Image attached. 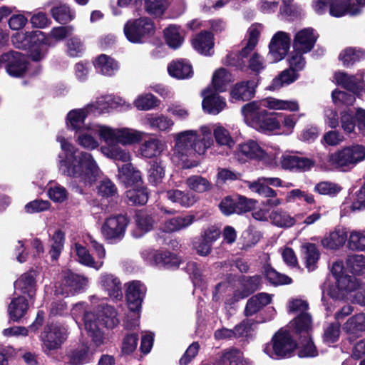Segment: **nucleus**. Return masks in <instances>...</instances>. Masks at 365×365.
<instances>
[{
	"label": "nucleus",
	"mask_w": 365,
	"mask_h": 365,
	"mask_svg": "<svg viewBox=\"0 0 365 365\" xmlns=\"http://www.w3.org/2000/svg\"><path fill=\"white\" fill-rule=\"evenodd\" d=\"M57 141L60 143L62 150L58 155L60 172L85 184L95 182L101 170L91 154L80 151L61 135L57 136Z\"/></svg>",
	"instance_id": "obj_1"
},
{
	"label": "nucleus",
	"mask_w": 365,
	"mask_h": 365,
	"mask_svg": "<svg viewBox=\"0 0 365 365\" xmlns=\"http://www.w3.org/2000/svg\"><path fill=\"white\" fill-rule=\"evenodd\" d=\"M175 145L173 148L172 161L183 168L194 165L188 164V158L196 154L203 155L214 143L211 128L202 125L199 132L196 130H186L173 135Z\"/></svg>",
	"instance_id": "obj_2"
},
{
	"label": "nucleus",
	"mask_w": 365,
	"mask_h": 365,
	"mask_svg": "<svg viewBox=\"0 0 365 365\" xmlns=\"http://www.w3.org/2000/svg\"><path fill=\"white\" fill-rule=\"evenodd\" d=\"M92 130L97 132L106 144H120L123 146L139 143L144 133L128 127L112 128L106 125H96Z\"/></svg>",
	"instance_id": "obj_3"
},
{
	"label": "nucleus",
	"mask_w": 365,
	"mask_h": 365,
	"mask_svg": "<svg viewBox=\"0 0 365 365\" xmlns=\"http://www.w3.org/2000/svg\"><path fill=\"white\" fill-rule=\"evenodd\" d=\"M365 160V146L353 144L331 153L329 162L334 168L346 171Z\"/></svg>",
	"instance_id": "obj_4"
},
{
	"label": "nucleus",
	"mask_w": 365,
	"mask_h": 365,
	"mask_svg": "<svg viewBox=\"0 0 365 365\" xmlns=\"http://www.w3.org/2000/svg\"><path fill=\"white\" fill-rule=\"evenodd\" d=\"M296 347L297 344L289 331L280 329L273 336L271 343L264 346L263 351L270 358L279 359L290 357Z\"/></svg>",
	"instance_id": "obj_5"
},
{
	"label": "nucleus",
	"mask_w": 365,
	"mask_h": 365,
	"mask_svg": "<svg viewBox=\"0 0 365 365\" xmlns=\"http://www.w3.org/2000/svg\"><path fill=\"white\" fill-rule=\"evenodd\" d=\"M123 31L130 42L141 43L154 34L155 26L150 19L142 17L128 21L124 26Z\"/></svg>",
	"instance_id": "obj_6"
},
{
	"label": "nucleus",
	"mask_w": 365,
	"mask_h": 365,
	"mask_svg": "<svg viewBox=\"0 0 365 365\" xmlns=\"http://www.w3.org/2000/svg\"><path fill=\"white\" fill-rule=\"evenodd\" d=\"M71 314L77 323L78 319L82 317L85 329L92 337L97 346L103 343V334L99 331L98 323L96 320V314L86 309V303L78 302L71 309Z\"/></svg>",
	"instance_id": "obj_7"
},
{
	"label": "nucleus",
	"mask_w": 365,
	"mask_h": 365,
	"mask_svg": "<svg viewBox=\"0 0 365 365\" xmlns=\"http://www.w3.org/2000/svg\"><path fill=\"white\" fill-rule=\"evenodd\" d=\"M68 336L67 328L59 323L47 324L41 335L43 351L48 355L60 349Z\"/></svg>",
	"instance_id": "obj_8"
},
{
	"label": "nucleus",
	"mask_w": 365,
	"mask_h": 365,
	"mask_svg": "<svg viewBox=\"0 0 365 365\" xmlns=\"http://www.w3.org/2000/svg\"><path fill=\"white\" fill-rule=\"evenodd\" d=\"M88 283L87 277L68 272L64 274L62 281L56 285L55 293L65 297L73 295L77 291L86 287Z\"/></svg>",
	"instance_id": "obj_9"
},
{
	"label": "nucleus",
	"mask_w": 365,
	"mask_h": 365,
	"mask_svg": "<svg viewBox=\"0 0 365 365\" xmlns=\"http://www.w3.org/2000/svg\"><path fill=\"white\" fill-rule=\"evenodd\" d=\"M128 223V219L123 215L108 217L102 226V235L106 240H120L124 236Z\"/></svg>",
	"instance_id": "obj_10"
},
{
	"label": "nucleus",
	"mask_w": 365,
	"mask_h": 365,
	"mask_svg": "<svg viewBox=\"0 0 365 365\" xmlns=\"http://www.w3.org/2000/svg\"><path fill=\"white\" fill-rule=\"evenodd\" d=\"M256 200L243 196L226 197L219 204L220 211L225 215L242 214L250 211L254 207Z\"/></svg>",
	"instance_id": "obj_11"
},
{
	"label": "nucleus",
	"mask_w": 365,
	"mask_h": 365,
	"mask_svg": "<svg viewBox=\"0 0 365 365\" xmlns=\"http://www.w3.org/2000/svg\"><path fill=\"white\" fill-rule=\"evenodd\" d=\"M290 36L284 31L277 32L269 45L267 58L270 63L282 60L287 55L290 46Z\"/></svg>",
	"instance_id": "obj_12"
},
{
	"label": "nucleus",
	"mask_w": 365,
	"mask_h": 365,
	"mask_svg": "<svg viewBox=\"0 0 365 365\" xmlns=\"http://www.w3.org/2000/svg\"><path fill=\"white\" fill-rule=\"evenodd\" d=\"M244 58L240 56V53L238 54L232 53L227 56L225 63L228 66H235L240 70L248 68L255 73H260L265 68V62L263 57L257 53H253L250 55L247 65Z\"/></svg>",
	"instance_id": "obj_13"
},
{
	"label": "nucleus",
	"mask_w": 365,
	"mask_h": 365,
	"mask_svg": "<svg viewBox=\"0 0 365 365\" xmlns=\"http://www.w3.org/2000/svg\"><path fill=\"white\" fill-rule=\"evenodd\" d=\"M266 156V151L252 140L239 144L234 152L235 158L241 163L249 160H263Z\"/></svg>",
	"instance_id": "obj_14"
},
{
	"label": "nucleus",
	"mask_w": 365,
	"mask_h": 365,
	"mask_svg": "<svg viewBox=\"0 0 365 365\" xmlns=\"http://www.w3.org/2000/svg\"><path fill=\"white\" fill-rule=\"evenodd\" d=\"M6 73L14 77L23 76L28 68L26 57L20 52L11 51L2 54Z\"/></svg>",
	"instance_id": "obj_15"
},
{
	"label": "nucleus",
	"mask_w": 365,
	"mask_h": 365,
	"mask_svg": "<svg viewBox=\"0 0 365 365\" xmlns=\"http://www.w3.org/2000/svg\"><path fill=\"white\" fill-rule=\"evenodd\" d=\"M141 256L145 261L151 265L166 268L177 267L179 265L178 258L175 255L168 252H158L152 248H147L143 250Z\"/></svg>",
	"instance_id": "obj_16"
},
{
	"label": "nucleus",
	"mask_w": 365,
	"mask_h": 365,
	"mask_svg": "<svg viewBox=\"0 0 365 365\" xmlns=\"http://www.w3.org/2000/svg\"><path fill=\"white\" fill-rule=\"evenodd\" d=\"M333 81L344 88L356 94L365 92V82L362 76L348 75L345 72H336Z\"/></svg>",
	"instance_id": "obj_17"
},
{
	"label": "nucleus",
	"mask_w": 365,
	"mask_h": 365,
	"mask_svg": "<svg viewBox=\"0 0 365 365\" xmlns=\"http://www.w3.org/2000/svg\"><path fill=\"white\" fill-rule=\"evenodd\" d=\"M89 115H91V114L86 106L80 109L72 110L67 115L66 124L68 128L75 130L76 133L83 130L95 133L92 130V128L97 124H85V119Z\"/></svg>",
	"instance_id": "obj_18"
},
{
	"label": "nucleus",
	"mask_w": 365,
	"mask_h": 365,
	"mask_svg": "<svg viewBox=\"0 0 365 365\" xmlns=\"http://www.w3.org/2000/svg\"><path fill=\"white\" fill-rule=\"evenodd\" d=\"M46 6H51L50 14L53 19L59 24H67L74 19L75 11L70 6L58 0L48 1Z\"/></svg>",
	"instance_id": "obj_19"
},
{
	"label": "nucleus",
	"mask_w": 365,
	"mask_h": 365,
	"mask_svg": "<svg viewBox=\"0 0 365 365\" xmlns=\"http://www.w3.org/2000/svg\"><path fill=\"white\" fill-rule=\"evenodd\" d=\"M143 125L152 130L168 133L172 130L175 123L170 117L159 113H148L142 120Z\"/></svg>",
	"instance_id": "obj_20"
},
{
	"label": "nucleus",
	"mask_w": 365,
	"mask_h": 365,
	"mask_svg": "<svg viewBox=\"0 0 365 365\" xmlns=\"http://www.w3.org/2000/svg\"><path fill=\"white\" fill-rule=\"evenodd\" d=\"M145 292V285L139 281H134L129 284L126 292V299L130 311L140 310Z\"/></svg>",
	"instance_id": "obj_21"
},
{
	"label": "nucleus",
	"mask_w": 365,
	"mask_h": 365,
	"mask_svg": "<svg viewBox=\"0 0 365 365\" xmlns=\"http://www.w3.org/2000/svg\"><path fill=\"white\" fill-rule=\"evenodd\" d=\"M203 101L202 103L204 110L210 114L217 115L226 106V103L215 91L210 88L202 93Z\"/></svg>",
	"instance_id": "obj_22"
},
{
	"label": "nucleus",
	"mask_w": 365,
	"mask_h": 365,
	"mask_svg": "<svg viewBox=\"0 0 365 365\" xmlns=\"http://www.w3.org/2000/svg\"><path fill=\"white\" fill-rule=\"evenodd\" d=\"M242 113L245 123L252 128L262 118L267 115V112L262 106V100L252 101L245 105L242 108Z\"/></svg>",
	"instance_id": "obj_23"
},
{
	"label": "nucleus",
	"mask_w": 365,
	"mask_h": 365,
	"mask_svg": "<svg viewBox=\"0 0 365 365\" xmlns=\"http://www.w3.org/2000/svg\"><path fill=\"white\" fill-rule=\"evenodd\" d=\"M98 284L110 298L120 299L123 296L121 283L118 277L110 273H102L98 279Z\"/></svg>",
	"instance_id": "obj_24"
},
{
	"label": "nucleus",
	"mask_w": 365,
	"mask_h": 365,
	"mask_svg": "<svg viewBox=\"0 0 365 365\" xmlns=\"http://www.w3.org/2000/svg\"><path fill=\"white\" fill-rule=\"evenodd\" d=\"M329 11L331 16L339 18L346 15L356 16L361 13V9L351 4V0H331Z\"/></svg>",
	"instance_id": "obj_25"
},
{
	"label": "nucleus",
	"mask_w": 365,
	"mask_h": 365,
	"mask_svg": "<svg viewBox=\"0 0 365 365\" xmlns=\"http://www.w3.org/2000/svg\"><path fill=\"white\" fill-rule=\"evenodd\" d=\"M96 320L98 323V329L101 325L107 329H113L120 322L116 310L108 304H102L98 307V314H96ZM99 331H101V329Z\"/></svg>",
	"instance_id": "obj_26"
},
{
	"label": "nucleus",
	"mask_w": 365,
	"mask_h": 365,
	"mask_svg": "<svg viewBox=\"0 0 365 365\" xmlns=\"http://www.w3.org/2000/svg\"><path fill=\"white\" fill-rule=\"evenodd\" d=\"M316 39L317 36L312 29H304L296 34L294 38V48L301 52L308 53L314 47Z\"/></svg>",
	"instance_id": "obj_27"
},
{
	"label": "nucleus",
	"mask_w": 365,
	"mask_h": 365,
	"mask_svg": "<svg viewBox=\"0 0 365 365\" xmlns=\"http://www.w3.org/2000/svg\"><path fill=\"white\" fill-rule=\"evenodd\" d=\"M195 220V215L190 213L175 216L165 221L163 230L166 232H178L189 227Z\"/></svg>",
	"instance_id": "obj_28"
},
{
	"label": "nucleus",
	"mask_w": 365,
	"mask_h": 365,
	"mask_svg": "<svg viewBox=\"0 0 365 365\" xmlns=\"http://www.w3.org/2000/svg\"><path fill=\"white\" fill-rule=\"evenodd\" d=\"M192 45L201 54L210 56L213 53V36L206 31L200 32L192 38Z\"/></svg>",
	"instance_id": "obj_29"
},
{
	"label": "nucleus",
	"mask_w": 365,
	"mask_h": 365,
	"mask_svg": "<svg viewBox=\"0 0 365 365\" xmlns=\"http://www.w3.org/2000/svg\"><path fill=\"white\" fill-rule=\"evenodd\" d=\"M43 38V32L41 31H21L11 36V42L16 48L27 50L34 41H41Z\"/></svg>",
	"instance_id": "obj_30"
},
{
	"label": "nucleus",
	"mask_w": 365,
	"mask_h": 365,
	"mask_svg": "<svg viewBox=\"0 0 365 365\" xmlns=\"http://www.w3.org/2000/svg\"><path fill=\"white\" fill-rule=\"evenodd\" d=\"M74 31L75 28L71 25L55 26L51 29L47 35L43 33V38L41 40L46 41L44 42L47 43L48 46L53 47L55 46L57 43L71 36Z\"/></svg>",
	"instance_id": "obj_31"
},
{
	"label": "nucleus",
	"mask_w": 365,
	"mask_h": 365,
	"mask_svg": "<svg viewBox=\"0 0 365 365\" xmlns=\"http://www.w3.org/2000/svg\"><path fill=\"white\" fill-rule=\"evenodd\" d=\"M281 165L284 169L306 171L314 165V161L307 158L285 155L282 157Z\"/></svg>",
	"instance_id": "obj_32"
},
{
	"label": "nucleus",
	"mask_w": 365,
	"mask_h": 365,
	"mask_svg": "<svg viewBox=\"0 0 365 365\" xmlns=\"http://www.w3.org/2000/svg\"><path fill=\"white\" fill-rule=\"evenodd\" d=\"M36 274L31 271L22 274L14 284L16 291H20L22 294H27L31 299L35 295L36 289Z\"/></svg>",
	"instance_id": "obj_33"
},
{
	"label": "nucleus",
	"mask_w": 365,
	"mask_h": 365,
	"mask_svg": "<svg viewBox=\"0 0 365 365\" xmlns=\"http://www.w3.org/2000/svg\"><path fill=\"white\" fill-rule=\"evenodd\" d=\"M262 106L264 108L274 110H287L290 112L298 111L299 103L297 101L282 100L274 97H267L262 99Z\"/></svg>",
	"instance_id": "obj_34"
},
{
	"label": "nucleus",
	"mask_w": 365,
	"mask_h": 365,
	"mask_svg": "<svg viewBox=\"0 0 365 365\" xmlns=\"http://www.w3.org/2000/svg\"><path fill=\"white\" fill-rule=\"evenodd\" d=\"M347 240V232L345 228H336L322 240L323 247L327 249H339L342 247Z\"/></svg>",
	"instance_id": "obj_35"
},
{
	"label": "nucleus",
	"mask_w": 365,
	"mask_h": 365,
	"mask_svg": "<svg viewBox=\"0 0 365 365\" xmlns=\"http://www.w3.org/2000/svg\"><path fill=\"white\" fill-rule=\"evenodd\" d=\"M165 194L168 200L183 207H190L197 201L195 195L190 192L172 189L166 191Z\"/></svg>",
	"instance_id": "obj_36"
},
{
	"label": "nucleus",
	"mask_w": 365,
	"mask_h": 365,
	"mask_svg": "<svg viewBox=\"0 0 365 365\" xmlns=\"http://www.w3.org/2000/svg\"><path fill=\"white\" fill-rule=\"evenodd\" d=\"M94 65L98 73L107 76H113L119 68L118 63L114 58L106 54L98 56Z\"/></svg>",
	"instance_id": "obj_37"
},
{
	"label": "nucleus",
	"mask_w": 365,
	"mask_h": 365,
	"mask_svg": "<svg viewBox=\"0 0 365 365\" xmlns=\"http://www.w3.org/2000/svg\"><path fill=\"white\" fill-rule=\"evenodd\" d=\"M255 83L252 81L237 83L231 91V97L236 101L250 100L255 95Z\"/></svg>",
	"instance_id": "obj_38"
},
{
	"label": "nucleus",
	"mask_w": 365,
	"mask_h": 365,
	"mask_svg": "<svg viewBox=\"0 0 365 365\" xmlns=\"http://www.w3.org/2000/svg\"><path fill=\"white\" fill-rule=\"evenodd\" d=\"M165 144L158 138H150L143 143L139 148V153L143 158L157 157L165 150Z\"/></svg>",
	"instance_id": "obj_39"
},
{
	"label": "nucleus",
	"mask_w": 365,
	"mask_h": 365,
	"mask_svg": "<svg viewBox=\"0 0 365 365\" xmlns=\"http://www.w3.org/2000/svg\"><path fill=\"white\" fill-rule=\"evenodd\" d=\"M272 301V295L262 292L252 297L247 302L245 314L247 317L252 316Z\"/></svg>",
	"instance_id": "obj_40"
},
{
	"label": "nucleus",
	"mask_w": 365,
	"mask_h": 365,
	"mask_svg": "<svg viewBox=\"0 0 365 365\" xmlns=\"http://www.w3.org/2000/svg\"><path fill=\"white\" fill-rule=\"evenodd\" d=\"M72 250L73 252L76 254L77 260L85 266L98 270L103 265V261H95L88 250L79 243H75Z\"/></svg>",
	"instance_id": "obj_41"
},
{
	"label": "nucleus",
	"mask_w": 365,
	"mask_h": 365,
	"mask_svg": "<svg viewBox=\"0 0 365 365\" xmlns=\"http://www.w3.org/2000/svg\"><path fill=\"white\" fill-rule=\"evenodd\" d=\"M118 178L126 185H133L141 182V174L130 163L118 167Z\"/></svg>",
	"instance_id": "obj_42"
},
{
	"label": "nucleus",
	"mask_w": 365,
	"mask_h": 365,
	"mask_svg": "<svg viewBox=\"0 0 365 365\" xmlns=\"http://www.w3.org/2000/svg\"><path fill=\"white\" fill-rule=\"evenodd\" d=\"M101 151L105 156L115 161H120L126 164L130 163L131 160L129 151L123 149L117 144H107L101 148Z\"/></svg>",
	"instance_id": "obj_43"
},
{
	"label": "nucleus",
	"mask_w": 365,
	"mask_h": 365,
	"mask_svg": "<svg viewBox=\"0 0 365 365\" xmlns=\"http://www.w3.org/2000/svg\"><path fill=\"white\" fill-rule=\"evenodd\" d=\"M112 96L106 95L96 98L86 106L92 115H99L111 110Z\"/></svg>",
	"instance_id": "obj_44"
},
{
	"label": "nucleus",
	"mask_w": 365,
	"mask_h": 365,
	"mask_svg": "<svg viewBox=\"0 0 365 365\" xmlns=\"http://www.w3.org/2000/svg\"><path fill=\"white\" fill-rule=\"evenodd\" d=\"M29 308L28 302L24 297L14 298L9 305V314L13 321L17 322L26 313Z\"/></svg>",
	"instance_id": "obj_45"
},
{
	"label": "nucleus",
	"mask_w": 365,
	"mask_h": 365,
	"mask_svg": "<svg viewBox=\"0 0 365 365\" xmlns=\"http://www.w3.org/2000/svg\"><path fill=\"white\" fill-rule=\"evenodd\" d=\"M343 330L351 335L365 331V313H360L349 318L343 325Z\"/></svg>",
	"instance_id": "obj_46"
},
{
	"label": "nucleus",
	"mask_w": 365,
	"mask_h": 365,
	"mask_svg": "<svg viewBox=\"0 0 365 365\" xmlns=\"http://www.w3.org/2000/svg\"><path fill=\"white\" fill-rule=\"evenodd\" d=\"M187 187L192 192L196 193H203L211 190L212 183L201 175H194L188 177L185 180Z\"/></svg>",
	"instance_id": "obj_47"
},
{
	"label": "nucleus",
	"mask_w": 365,
	"mask_h": 365,
	"mask_svg": "<svg viewBox=\"0 0 365 365\" xmlns=\"http://www.w3.org/2000/svg\"><path fill=\"white\" fill-rule=\"evenodd\" d=\"M168 71L171 76L178 79H185L192 76L191 65L182 60L171 63Z\"/></svg>",
	"instance_id": "obj_48"
},
{
	"label": "nucleus",
	"mask_w": 365,
	"mask_h": 365,
	"mask_svg": "<svg viewBox=\"0 0 365 365\" xmlns=\"http://www.w3.org/2000/svg\"><path fill=\"white\" fill-rule=\"evenodd\" d=\"M246 185L252 192L264 197H277L276 191L268 186L264 177L259 178L253 181H247Z\"/></svg>",
	"instance_id": "obj_49"
},
{
	"label": "nucleus",
	"mask_w": 365,
	"mask_h": 365,
	"mask_svg": "<svg viewBox=\"0 0 365 365\" xmlns=\"http://www.w3.org/2000/svg\"><path fill=\"white\" fill-rule=\"evenodd\" d=\"M269 220L277 227L287 228L296 223L295 219L290 214L281 209L274 210L269 214Z\"/></svg>",
	"instance_id": "obj_50"
},
{
	"label": "nucleus",
	"mask_w": 365,
	"mask_h": 365,
	"mask_svg": "<svg viewBox=\"0 0 365 365\" xmlns=\"http://www.w3.org/2000/svg\"><path fill=\"white\" fill-rule=\"evenodd\" d=\"M262 29V26L259 24L252 25L249 30V38L245 47L240 52V56L242 58H247L253 51L258 42V38Z\"/></svg>",
	"instance_id": "obj_51"
},
{
	"label": "nucleus",
	"mask_w": 365,
	"mask_h": 365,
	"mask_svg": "<svg viewBox=\"0 0 365 365\" xmlns=\"http://www.w3.org/2000/svg\"><path fill=\"white\" fill-rule=\"evenodd\" d=\"M303 259L309 271H313L317 267L319 259V252L314 244L308 243L302 246Z\"/></svg>",
	"instance_id": "obj_52"
},
{
	"label": "nucleus",
	"mask_w": 365,
	"mask_h": 365,
	"mask_svg": "<svg viewBox=\"0 0 365 365\" xmlns=\"http://www.w3.org/2000/svg\"><path fill=\"white\" fill-rule=\"evenodd\" d=\"M164 36L167 44L174 49L179 48L184 41L180 26L176 25H170L165 29Z\"/></svg>",
	"instance_id": "obj_53"
},
{
	"label": "nucleus",
	"mask_w": 365,
	"mask_h": 365,
	"mask_svg": "<svg viewBox=\"0 0 365 365\" xmlns=\"http://www.w3.org/2000/svg\"><path fill=\"white\" fill-rule=\"evenodd\" d=\"M126 197L128 203L132 205H145L148 200V192L146 187L140 186L138 183L135 187L126 191Z\"/></svg>",
	"instance_id": "obj_54"
},
{
	"label": "nucleus",
	"mask_w": 365,
	"mask_h": 365,
	"mask_svg": "<svg viewBox=\"0 0 365 365\" xmlns=\"http://www.w3.org/2000/svg\"><path fill=\"white\" fill-rule=\"evenodd\" d=\"M299 77L298 73L291 68L283 71L278 76L274 78L269 86L272 91L279 89L281 87L289 85L296 81Z\"/></svg>",
	"instance_id": "obj_55"
},
{
	"label": "nucleus",
	"mask_w": 365,
	"mask_h": 365,
	"mask_svg": "<svg viewBox=\"0 0 365 365\" xmlns=\"http://www.w3.org/2000/svg\"><path fill=\"white\" fill-rule=\"evenodd\" d=\"M232 81V75L226 69L220 68L217 70L212 77L214 91L217 92L225 91Z\"/></svg>",
	"instance_id": "obj_56"
},
{
	"label": "nucleus",
	"mask_w": 365,
	"mask_h": 365,
	"mask_svg": "<svg viewBox=\"0 0 365 365\" xmlns=\"http://www.w3.org/2000/svg\"><path fill=\"white\" fill-rule=\"evenodd\" d=\"M216 365H245L242 353L237 349H230L222 354Z\"/></svg>",
	"instance_id": "obj_57"
},
{
	"label": "nucleus",
	"mask_w": 365,
	"mask_h": 365,
	"mask_svg": "<svg viewBox=\"0 0 365 365\" xmlns=\"http://www.w3.org/2000/svg\"><path fill=\"white\" fill-rule=\"evenodd\" d=\"M68 357L71 365H82L89 362L90 356L88 346L86 344H81L71 350L68 353Z\"/></svg>",
	"instance_id": "obj_58"
},
{
	"label": "nucleus",
	"mask_w": 365,
	"mask_h": 365,
	"mask_svg": "<svg viewBox=\"0 0 365 365\" xmlns=\"http://www.w3.org/2000/svg\"><path fill=\"white\" fill-rule=\"evenodd\" d=\"M170 3V0H144V9L151 16H161Z\"/></svg>",
	"instance_id": "obj_59"
},
{
	"label": "nucleus",
	"mask_w": 365,
	"mask_h": 365,
	"mask_svg": "<svg viewBox=\"0 0 365 365\" xmlns=\"http://www.w3.org/2000/svg\"><path fill=\"white\" fill-rule=\"evenodd\" d=\"M254 128L259 132L267 134H269L271 133L279 134L281 123L275 118H267V116H264V118H262L257 124H255Z\"/></svg>",
	"instance_id": "obj_60"
},
{
	"label": "nucleus",
	"mask_w": 365,
	"mask_h": 365,
	"mask_svg": "<svg viewBox=\"0 0 365 365\" xmlns=\"http://www.w3.org/2000/svg\"><path fill=\"white\" fill-rule=\"evenodd\" d=\"M135 223L139 232L137 233L136 231L134 232V235L136 237H139L144 233L152 230L154 225V220L150 215L145 212L140 211L135 215Z\"/></svg>",
	"instance_id": "obj_61"
},
{
	"label": "nucleus",
	"mask_w": 365,
	"mask_h": 365,
	"mask_svg": "<svg viewBox=\"0 0 365 365\" xmlns=\"http://www.w3.org/2000/svg\"><path fill=\"white\" fill-rule=\"evenodd\" d=\"M336 286L341 292L338 296L333 297L342 299L344 297V292H350L355 290L358 287V282L354 276L343 275L336 279Z\"/></svg>",
	"instance_id": "obj_62"
},
{
	"label": "nucleus",
	"mask_w": 365,
	"mask_h": 365,
	"mask_svg": "<svg viewBox=\"0 0 365 365\" xmlns=\"http://www.w3.org/2000/svg\"><path fill=\"white\" fill-rule=\"evenodd\" d=\"M365 57V51L354 48H347L339 54V60L344 66H350Z\"/></svg>",
	"instance_id": "obj_63"
},
{
	"label": "nucleus",
	"mask_w": 365,
	"mask_h": 365,
	"mask_svg": "<svg viewBox=\"0 0 365 365\" xmlns=\"http://www.w3.org/2000/svg\"><path fill=\"white\" fill-rule=\"evenodd\" d=\"M133 104L140 110H150L158 107L160 101L151 93H144L138 96Z\"/></svg>",
	"instance_id": "obj_64"
}]
</instances>
